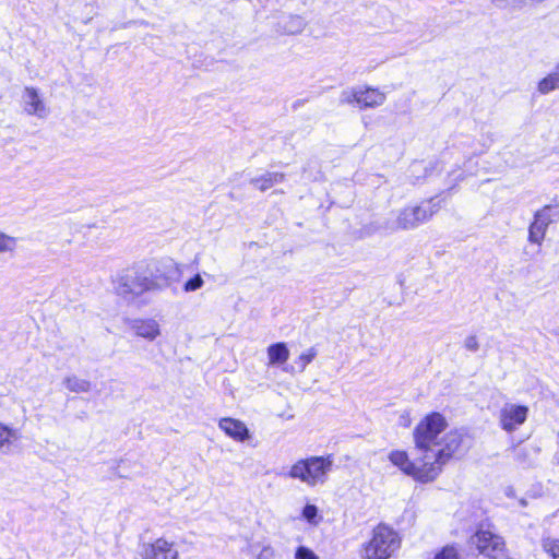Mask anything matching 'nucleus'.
<instances>
[{
	"label": "nucleus",
	"mask_w": 559,
	"mask_h": 559,
	"mask_svg": "<svg viewBox=\"0 0 559 559\" xmlns=\"http://www.w3.org/2000/svg\"><path fill=\"white\" fill-rule=\"evenodd\" d=\"M332 467L333 459L331 455L311 456L296 462L290 467L288 476L294 479H299L308 486H316L326 481Z\"/></svg>",
	"instance_id": "obj_4"
},
{
	"label": "nucleus",
	"mask_w": 559,
	"mask_h": 559,
	"mask_svg": "<svg viewBox=\"0 0 559 559\" xmlns=\"http://www.w3.org/2000/svg\"><path fill=\"white\" fill-rule=\"evenodd\" d=\"M267 356L271 365L285 362L289 357V350L285 343H276L267 348Z\"/></svg>",
	"instance_id": "obj_18"
},
{
	"label": "nucleus",
	"mask_w": 559,
	"mask_h": 559,
	"mask_svg": "<svg viewBox=\"0 0 559 559\" xmlns=\"http://www.w3.org/2000/svg\"><path fill=\"white\" fill-rule=\"evenodd\" d=\"M448 424L443 415L432 413L426 416L414 430V441L416 449L424 455L430 454V461H436L437 453L440 449L445 448L450 437H456L457 445L450 452L449 461L453 457L464 454V436L457 430L450 431L440 437Z\"/></svg>",
	"instance_id": "obj_1"
},
{
	"label": "nucleus",
	"mask_w": 559,
	"mask_h": 559,
	"mask_svg": "<svg viewBox=\"0 0 559 559\" xmlns=\"http://www.w3.org/2000/svg\"><path fill=\"white\" fill-rule=\"evenodd\" d=\"M426 169H427V168H426V166H425L423 163H414V164H412V166H411V171H412V174H418V173H420V171H423V170H425V171H426Z\"/></svg>",
	"instance_id": "obj_32"
},
{
	"label": "nucleus",
	"mask_w": 559,
	"mask_h": 559,
	"mask_svg": "<svg viewBox=\"0 0 559 559\" xmlns=\"http://www.w3.org/2000/svg\"><path fill=\"white\" fill-rule=\"evenodd\" d=\"M16 246L15 238L0 233V252L13 251Z\"/></svg>",
	"instance_id": "obj_23"
},
{
	"label": "nucleus",
	"mask_w": 559,
	"mask_h": 559,
	"mask_svg": "<svg viewBox=\"0 0 559 559\" xmlns=\"http://www.w3.org/2000/svg\"><path fill=\"white\" fill-rule=\"evenodd\" d=\"M456 437H450L445 448L437 453L436 461H430V454L411 460L407 452L394 450L389 453V461L403 474L412 477L415 481L427 484L433 481L442 472L443 466L449 462L450 452L457 445Z\"/></svg>",
	"instance_id": "obj_2"
},
{
	"label": "nucleus",
	"mask_w": 559,
	"mask_h": 559,
	"mask_svg": "<svg viewBox=\"0 0 559 559\" xmlns=\"http://www.w3.org/2000/svg\"><path fill=\"white\" fill-rule=\"evenodd\" d=\"M385 100V94L377 88H358V102L357 105L364 108H372L381 106Z\"/></svg>",
	"instance_id": "obj_14"
},
{
	"label": "nucleus",
	"mask_w": 559,
	"mask_h": 559,
	"mask_svg": "<svg viewBox=\"0 0 559 559\" xmlns=\"http://www.w3.org/2000/svg\"><path fill=\"white\" fill-rule=\"evenodd\" d=\"M399 534L391 527L380 524L372 531V536L365 544L362 559H389L400 548Z\"/></svg>",
	"instance_id": "obj_5"
},
{
	"label": "nucleus",
	"mask_w": 559,
	"mask_h": 559,
	"mask_svg": "<svg viewBox=\"0 0 559 559\" xmlns=\"http://www.w3.org/2000/svg\"><path fill=\"white\" fill-rule=\"evenodd\" d=\"M305 21L298 15L289 16L283 24V31L287 34H298L305 27Z\"/></svg>",
	"instance_id": "obj_20"
},
{
	"label": "nucleus",
	"mask_w": 559,
	"mask_h": 559,
	"mask_svg": "<svg viewBox=\"0 0 559 559\" xmlns=\"http://www.w3.org/2000/svg\"><path fill=\"white\" fill-rule=\"evenodd\" d=\"M550 207L545 206L543 210L536 212L534 222L528 228V240L533 243L540 245L548 225L551 223V216L549 214Z\"/></svg>",
	"instance_id": "obj_11"
},
{
	"label": "nucleus",
	"mask_w": 559,
	"mask_h": 559,
	"mask_svg": "<svg viewBox=\"0 0 559 559\" xmlns=\"http://www.w3.org/2000/svg\"><path fill=\"white\" fill-rule=\"evenodd\" d=\"M533 449H528L526 447H520L515 450V459L518 462L524 464L528 463V455L532 452Z\"/></svg>",
	"instance_id": "obj_29"
},
{
	"label": "nucleus",
	"mask_w": 559,
	"mask_h": 559,
	"mask_svg": "<svg viewBox=\"0 0 559 559\" xmlns=\"http://www.w3.org/2000/svg\"><path fill=\"white\" fill-rule=\"evenodd\" d=\"M131 328L135 335L148 341L155 340L160 334L159 324L154 319L135 320Z\"/></svg>",
	"instance_id": "obj_15"
},
{
	"label": "nucleus",
	"mask_w": 559,
	"mask_h": 559,
	"mask_svg": "<svg viewBox=\"0 0 559 559\" xmlns=\"http://www.w3.org/2000/svg\"><path fill=\"white\" fill-rule=\"evenodd\" d=\"M464 347L469 352H477L479 348L478 340L475 335H469L464 341Z\"/></svg>",
	"instance_id": "obj_30"
},
{
	"label": "nucleus",
	"mask_w": 559,
	"mask_h": 559,
	"mask_svg": "<svg viewBox=\"0 0 559 559\" xmlns=\"http://www.w3.org/2000/svg\"><path fill=\"white\" fill-rule=\"evenodd\" d=\"M317 349L314 347H310L307 352L302 353L295 364L298 367L299 372H304L306 367L316 358Z\"/></svg>",
	"instance_id": "obj_22"
},
{
	"label": "nucleus",
	"mask_w": 559,
	"mask_h": 559,
	"mask_svg": "<svg viewBox=\"0 0 559 559\" xmlns=\"http://www.w3.org/2000/svg\"><path fill=\"white\" fill-rule=\"evenodd\" d=\"M21 439L19 429L0 421V452L11 454Z\"/></svg>",
	"instance_id": "obj_13"
},
{
	"label": "nucleus",
	"mask_w": 559,
	"mask_h": 559,
	"mask_svg": "<svg viewBox=\"0 0 559 559\" xmlns=\"http://www.w3.org/2000/svg\"><path fill=\"white\" fill-rule=\"evenodd\" d=\"M285 180V174L278 171H265L262 175L251 178L250 185L255 189L264 192L275 185L282 183Z\"/></svg>",
	"instance_id": "obj_16"
},
{
	"label": "nucleus",
	"mask_w": 559,
	"mask_h": 559,
	"mask_svg": "<svg viewBox=\"0 0 559 559\" xmlns=\"http://www.w3.org/2000/svg\"><path fill=\"white\" fill-rule=\"evenodd\" d=\"M21 104L24 112L28 116L46 119L50 114V109L46 105L38 90L33 86H26L23 90Z\"/></svg>",
	"instance_id": "obj_9"
},
{
	"label": "nucleus",
	"mask_w": 559,
	"mask_h": 559,
	"mask_svg": "<svg viewBox=\"0 0 559 559\" xmlns=\"http://www.w3.org/2000/svg\"><path fill=\"white\" fill-rule=\"evenodd\" d=\"M141 556L143 559H178V551L171 543L158 538L153 544H144Z\"/></svg>",
	"instance_id": "obj_10"
},
{
	"label": "nucleus",
	"mask_w": 559,
	"mask_h": 559,
	"mask_svg": "<svg viewBox=\"0 0 559 559\" xmlns=\"http://www.w3.org/2000/svg\"><path fill=\"white\" fill-rule=\"evenodd\" d=\"M295 559H318V556L311 549L300 546L296 550Z\"/></svg>",
	"instance_id": "obj_28"
},
{
	"label": "nucleus",
	"mask_w": 559,
	"mask_h": 559,
	"mask_svg": "<svg viewBox=\"0 0 559 559\" xmlns=\"http://www.w3.org/2000/svg\"><path fill=\"white\" fill-rule=\"evenodd\" d=\"M490 2L499 9L513 8L521 9V7H516L514 4V0H490Z\"/></svg>",
	"instance_id": "obj_31"
},
{
	"label": "nucleus",
	"mask_w": 559,
	"mask_h": 559,
	"mask_svg": "<svg viewBox=\"0 0 559 559\" xmlns=\"http://www.w3.org/2000/svg\"><path fill=\"white\" fill-rule=\"evenodd\" d=\"M218 427L229 438L238 442H243L250 438V431L243 421L231 417L222 418L218 421Z\"/></svg>",
	"instance_id": "obj_12"
},
{
	"label": "nucleus",
	"mask_w": 559,
	"mask_h": 559,
	"mask_svg": "<svg viewBox=\"0 0 559 559\" xmlns=\"http://www.w3.org/2000/svg\"><path fill=\"white\" fill-rule=\"evenodd\" d=\"M528 415V407L506 403L499 411V425L507 432L515 431L523 425Z\"/></svg>",
	"instance_id": "obj_8"
},
{
	"label": "nucleus",
	"mask_w": 559,
	"mask_h": 559,
	"mask_svg": "<svg viewBox=\"0 0 559 559\" xmlns=\"http://www.w3.org/2000/svg\"><path fill=\"white\" fill-rule=\"evenodd\" d=\"M469 544L475 546L479 554L490 559H501L506 555L502 537L487 530H478L471 536Z\"/></svg>",
	"instance_id": "obj_7"
},
{
	"label": "nucleus",
	"mask_w": 559,
	"mask_h": 559,
	"mask_svg": "<svg viewBox=\"0 0 559 559\" xmlns=\"http://www.w3.org/2000/svg\"><path fill=\"white\" fill-rule=\"evenodd\" d=\"M170 283V278L164 273H153L146 267L133 266L116 278L114 288L123 300L134 302L145 293L164 290Z\"/></svg>",
	"instance_id": "obj_3"
},
{
	"label": "nucleus",
	"mask_w": 559,
	"mask_h": 559,
	"mask_svg": "<svg viewBox=\"0 0 559 559\" xmlns=\"http://www.w3.org/2000/svg\"><path fill=\"white\" fill-rule=\"evenodd\" d=\"M440 209L439 201L430 199L415 206H407L399 211L396 218L386 225V229L409 230L415 229L419 225L428 222Z\"/></svg>",
	"instance_id": "obj_6"
},
{
	"label": "nucleus",
	"mask_w": 559,
	"mask_h": 559,
	"mask_svg": "<svg viewBox=\"0 0 559 559\" xmlns=\"http://www.w3.org/2000/svg\"><path fill=\"white\" fill-rule=\"evenodd\" d=\"M542 547L551 559H559V539L552 537H543Z\"/></svg>",
	"instance_id": "obj_21"
},
{
	"label": "nucleus",
	"mask_w": 559,
	"mask_h": 559,
	"mask_svg": "<svg viewBox=\"0 0 559 559\" xmlns=\"http://www.w3.org/2000/svg\"><path fill=\"white\" fill-rule=\"evenodd\" d=\"M555 90H559V64L538 83L540 94H548Z\"/></svg>",
	"instance_id": "obj_19"
},
{
	"label": "nucleus",
	"mask_w": 559,
	"mask_h": 559,
	"mask_svg": "<svg viewBox=\"0 0 559 559\" xmlns=\"http://www.w3.org/2000/svg\"><path fill=\"white\" fill-rule=\"evenodd\" d=\"M340 102L342 104H352L358 102V88L357 90H348L343 91L340 97Z\"/></svg>",
	"instance_id": "obj_27"
},
{
	"label": "nucleus",
	"mask_w": 559,
	"mask_h": 559,
	"mask_svg": "<svg viewBox=\"0 0 559 559\" xmlns=\"http://www.w3.org/2000/svg\"><path fill=\"white\" fill-rule=\"evenodd\" d=\"M302 516L310 523L317 524L318 508L314 504H306L302 510Z\"/></svg>",
	"instance_id": "obj_26"
},
{
	"label": "nucleus",
	"mask_w": 559,
	"mask_h": 559,
	"mask_svg": "<svg viewBox=\"0 0 559 559\" xmlns=\"http://www.w3.org/2000/svg\"><path fill=\"white\" fill-rule=\"evenodd\" d=\"M62 383L66 389L73 393H88L93 386L91 381L75 374L67 376Z\"/></svg>",
	"instance_id": "obj_17"
},
{
	"label": "nucleus",
	"mask_w": 559,
	"mask_h": 559,
	"mask_svg": "<svg viewBox=\"0 0 559 559\" xmlns=\"http://www.w3.org/2000/svg\"><path fill=\"white\" fill-rule=\"evenodd\" d=\"M204 284L203 278L200 274L194 275L192 278L187 281L183 285V290L186 293H191L200 289Z\"/></svg>",
	"instance_id": "obj_24"
},
{
	"label": "nucleus",
	"mask_w": 559,
	"mask_h": 559,
	"mask_svg": "<svg viewBox=\"0 0 559 559\" xmlns=\"http://www.w3.org/2000/svg\"><path fill=\"white\" fill-rule=\"evenodd\" d=\"M435 559H460V555L454 546H445L436 555Z\"/></svg>",
	"instance_id": "obj_25"
},
{
	"label": "nucleus",
	"mask_w": 559,
	"mask_h": 559,
	"mask_svg": "<svg viewBox=\"0 0 559 559\" xmlns=\"http://www.w3.org/2000/svg\"><path fill=\"white\" fill-rule=\"evenodd\" d=\"M555 335H559V329L557 331L554 332Z\"/></svg>",
	"instance_id": "obj_33"
}]
</instances>
